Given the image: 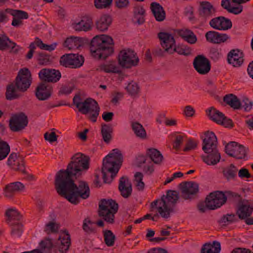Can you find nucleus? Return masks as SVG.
I'll list each match as a JSON object with an SVG mask.
<instances>
[{
    "mask_svg": "<svg viewBox=\"0 0 253 253\" xmlns=\"http://www.w3.org/2000/svg\"><path fill=\"white\" fill-rule=\"evenodd\" d=\"M56 244L58 248V251H55L56 253H65L68 250L71 245V239L67 231L59 237Z\"/></svg>",
    "mask_w": 253,
    "mask_h": 253,
    "instance_id": "25",
    "label": "nucleus"
},
{
    "mask_svg": "<svg viewBox=\"0 0 253 253\" xmlns=\"http://www.w3.org/2000/svg\"><path fill=\"white\" fill-rule=\"evenodd\" d=\"M81 45V39L77 37L72 36L67 38L63 43V46L69 50L78 49Z\"/></svg>",
    "mask_w": 253,
    "mask_h": 253,
    "instance_id": "37",
    "label": "nucleus"
},
{
    "mask_svg": "<svg viewBox=\"0 0 253 253\" xmlns=\"http://www.w3.org/2000/svg\"><path fill=\"white\" fill-rule=\"evenodd\" d=\"M146 154L152 161L157 164H160L163 159V156L159 151L155 148L147 149Z\"/></svg>",
    "mask_w": 253,
    "mask_h": 253,
    "instance_id": "43",
    "label": "nucleus"
},
{
    "mask_svg": "<svg viewBox=\"0 0 253 253\" xmlns=\"http://www.w3.org/2000/svg\"><path fill=\"white\" fill-rule=\"evenodd\" d=\"M28 119L23 112H19L12 115L9 120L8 126L12 132L20 131L27 126Z\"/></svg>",
    "mask_w": 253,
    "mask_h": 253,
    "instance_id": "9",
    "label": "nucleus"
},
{
    "mask_svg": "<svg viewBox=\"0 0 253 253\" xmlns=\"http://www.w3.org/2000/svg\"><path fill=\"white\" fill-rule=\"evenodd\" d=\"M113 39L103 35L94 37L90 42V50L92 55L96 59H105L114 52Z\"/></svg>",
    "mask_w": 253,
    "mask_h": 253,
    "instance_id": "4",
    "label": "nucleus"
},
{
    "mask_svg": "<svg viewBox=\"0 0 253 253\" xmlns=\"http://www.w3.org/2000/svg\"><path fill=\"white\" fill-rule=\"evenodd\" d=\"M217 139L212 131L205 132V137L203 139L202 150L207 155H202L203 161L208 165H215L220 161V154L217 149Z\"/></svg>",
    "mask_w": 253,
    "mask_h": 253,
    "instance_id": "3",
    "label": "nucleus"
},
{
    "mask_svg": "<svg viewBox=\"0 0 253 253\" xmlns=\"http://www.w3.org/2000/svg\"><path fill=\"white\" fill-rule=\"evenodd\" d=\"M179 199L178 193L174 190H169L167 192L166 195H163L161 197V203L163 205H168L170 203L174 206L176 201Z\"/></svg>",
    "mask_w": 253,
    "mask_h": 253,
    "instance_id": "33",
    "label": "nucleus"
},
{
    "mask_svg": "<svg viewBox=\"0 0 253 253\" xmlns=\"http://www.w3.org/2000/svg\"><path fill=\"white\" fill-rule=\"evenodd\" d=\"M112 22V18L110 15H103L96 22V29L101 32H105L108 30Z\"/></svg>",
    "mask_w": 253,
    "mask_h": 253,
    "instance_id": "32",
    "label": "nucleus"
},
{
    "mask_svg": "<svg viewBox=\"0 0 253 253\" xmlns=\"http://www.w3.org/2000/svg\"><path fill=\"white\" fill-rule=\"evenodd\" d=\"M90 158L88 156L77 153L71 158L66 169L57 172L55 179V187L57 193L74 205H77L80 199H86L90 194L87 183L81 181L78 185L75 183L74 178L80 177L83 171L89 167Z\"/></svg>",
    "mask_w": 253,
    "mask_h": 253,
    "instance_id": "1",
    "label": "nucleus"
},
{
    "mask_svg": "<svg viewBox=\"0 0 253 253\" xmlns=\"http://www.w3.org/2000/svg\"><path fill=\"white\" fill-rule=\"evenodd\" d=\"M40 79L48 83H56L61 77V73L59 70L54 69L43 68L39 73Z\"/></svg>",
    "mask_w": 253,
    "mask_h": 253,
    "instance_id": "15",
    "label": "nucleus"
},
{
    "mask_svg": "<svg viewBox=\"0 0 253 253\" xmlns=\"http://www.w3.org/2000/svg\"><path fill=\"white\" fill-rule=\"evenodd\" d=\"M101 132L104 142L109 143L112 139L111 133L113 132L112 126L109 124L102 125Z\"/></svg>",
    "mask_w": 253,
    "mask_h": 253,
    "instance_id": "44",
    "label": "nucleus"
},
{
    "mask_svg": "<svg viewBox=\"0 0 253 253\" xmlns=\"http://www.w3.org/2000/svg\"><path fill=\"white\" fill-rule=\"evenodd\" d=\"M193 65L195 70L201 75L208 74L211 68L210 61L203 55L197 56L194 59Z\"/></svg>",
    "mask_w": 253,
    "mask_h": 253,
    "instance_id": "13",
    "label": "nucleus"
},
{
    "mask_svg": "<svg viewBox=\"0 0 253 253\" xmlns=\"http://www.w3.org/2000/svg\"><path fill=\"white\" fill-rule=\"evenodd\" d=\"M17 87L13 84H11L7 85L5 92L6 98L7 100H11L17 99L20 97L18 93Z\"/></svg>",
    "mask_w": 253,
    "mask_h": 253,
    "instance_id": "46",
    "label": "nucleus"
},
{
    "mask_svg": "<svg viewBox=\"0 0 253 253\" xmlns=\"http://www.w3.org/2000/svg\"><path fill=\"white\" fill-rule=\"evenodd\" d=\"M191 48L187 45L178 44L176 45L175 44L174 46L172 48V51L170 52L169 54H172L174 52H176L179 55L188 56L191 54Z\"/></svg>",
    "mask_w": 253,
    "mask_h": 253,
    "instance_id": "42",
    "label": "nucleus"
},
{
    "mask_svg": "<svg viewBox=\"0 0 253 253\" xmlns=\"http://www.w3.org/2000/svg\"><path fill=\"white\" fill-rule=\"evenodd\" d=\"M74 85L72 83H67L62 84L58 91V95H68L70 94L74 89Z\"/></svg>",
    "mask_w": 253,
    "mask_h": 253,
    "instance_id": "56",
    "label": "nucleus"
},
{
    "mask_svg": "<svg viewBox=\"0 0 253 253\" xmlns=\"http://www.w3.org/2000/svg\"><path fill=\"white\" fill-rule=\"evenodd\" d=\"M161 200V199L154 201L151 203V205L153 207L158 205L157 208L161 216L163 218H168L170 216V213L174 211L173 209L170 206L163 205Z\"/></svg>",
    "mask_w": 253,
    "mask_h": 253,
    "instance_id": "29",
    "label": "nucleus"
},
{
    "mask_svg": "<svg viewBox=\"0 0 253 253\" xmlns=\"http://www.w3.org/2000/svg\"><path fill=\"white\" fill-rule=\"evenodd\" d=\"M52 92V87L47 83H42L37 86L36 95L39 100H45L51 96Z\"/></svg>",
    "mask_w": 253,
    "mask_h": 253,
    "instance_id": "21",
    "label": "nucleus"
},
{
    "mask_svg": "<svg viewBox=\"0 0 253 253\" xmlns=\"http://www.w3.org/2000/svg\"><path fill=\"white\" fill-rule=\"evenodd\" d=\"M239 200L237 210L236 214L239 219L244 220L247 217L251 216L253 211V207L249 204L247 201L242 200L240 196V198L234 197Z\"/></svg>",
    "mask_w": 253,
    "mask_h": 253,
    "instance_id": "14",
    "label": "nucleus"
},
{
    "mask_svg": "<svg viewBox=\"0 0 253 253\" xmlns=\"http://www.w3.org/2000/svg\"><path fill=\"white\" fill-rule=\"evenodd\" d=\"M44 137L46 140L48 141L50 143L55 142L57 140V135L55 132H47L44 134Z\"/></svg>",
    "mask_w": 253,
    "mask_h": 253,
    "instance_id": "62",
    "label": "nucleus"
},
{
    "mask_svg": "<svg viewBox=\"0 0 253 253\" xmlns=\"http://www.w3.org/2000/svg\"><path fill=\"white\" fill-rule=\"evenodd\" d=\"M10 225L11 226V236L15 238H19L23 231L22 224L19 222H16Z\"/></svg>",
    "mask_w": 253,
    "mask_h": 253,
    "instance_id": "51",
    "label": "nucleus"
},
{
    "mask_svg": "<svg viewBox=\"0 0 253 253\" xmlns=\"http://www.w3.org/2000/svg\"><path fill=\"white\" fill-rule=\"evenodd\" d=\"M209 25L214 29L226 31L232 28V22L230 19L220 16L211 19Z\"/></svg>",
    "mask_w": 253,
    "mask_h": 253,
    "instance_id": "16",
    "label": "nucleus"
},
{
    "mask_svg": "<svg viewBox=\"0 0 253 253\" xmlns=\"http://www.w3.org/2000/svg\"><path fill=\"white\" fill-rule=\"evenodd\" d=\"M240 108H244L246 111H250L253 106V103L248 98H244L242 100Z\"/></svg>",
    "mask_w": 253,
    "mask_h": 253,
    "instance_id": "60",
    "label": "nucleus"
},
{
    "mask_svg": "<svg viewBox=\"0 0 253 253\" xmlns=\"http://www.w3.org/2000/svg\"><path fill=\"white\" fill-rule=\"evenodd\" d=\"M10 152V146L4 141H0V161L5 159Z\"/></svg>",
    "mask_w": 253,
    "mask_h": 253,
    "instance_id": "57",
    "label": "nucleus"
},
{
    "mask_svg": "<svg viewBox=\"0 0 253 253\" xmlns=\"http://www.w3.org/2000/svg\"><path fill=\"white\" fill-rule=\"evenodd\" d=\"M227 61L233 67H239L244 61V53L239 49H232L228 53Z\"/></svg>",
    "mask_w": 253,
    "mask_h": 253,
    "instance_id": "20",
    "label": "nucleus"
},
{
    "mask_svg": "<svg viewBox=\"0 0 253 253\" xmlns=\"http://www.w3.org/2000/svg\"><path fill=\"white\" fill-rule=\"evenodd\" d=\"M234 197L240 198V195L230 191H226L225 193L216 191L211 193L206 198L208 200V206L209 207V210H214L224 205L227 198H234Z\"/></svg>",
    "mask_w": 253,
    "mask_h": 253,
    "instance_id": "6",
    "label": "nucleus"
},
{
    "mask_svg": "<svg viewBox=\"0 0 253 253\" xmlns=\"http://www.w3.org/2000/svg\"><path fill=\"white\" fill-rule=\"evenodd\" d=\"M118 210V204L112 199H103L99 203L98 214L99 217L109 224L115 222V214Z\"/></svg>",
    "mask_w": 253,
    "mask_h": 253,
    "instance_id": "5",
    "label": "nucleus"
},
{
    "mask_svg": "<svg viewBox=\"0 0 253 253\" xmlns=\"http://www.w3.org/2000/svg\"><path fill=\"white\" fill-rule=\"evenodd\" d=\"M92 99L91 98H88L84 101L81 95L78 93L75 95L73 101L74 104L76 105L80 112L87 113V109L88 108V105L90 104V102L92 101Z\"/></svg>",
    "mask_w": 253,
    "mask_h": 253,
    "instance_id": "27",
    "label": "nucleus"
},
{
    "mask_svg": "<svg viewBox=\"0 0 253 253\" xmlns=\"http://www.w3.org/2000/svg\"><path fill=\"white\" fill-rule=\"evenodd\" d=\"M115 5L119 9L126 8L129 4L128 0H114Z\"/></svg>",
    "mask_w": 253,
    "mask_h": 253,
    "instance_id": "64",
    "label": "nucleus"
},
{
    "mask_svg": "<svg viewBox=\"0 0 253 253\" xmlns=\"http://www.w3.org/2000/svg\"><path fill=\"white\" fill-rule=\"evenodd\" d=\"M123 162V156L118 149H114L103 160L101 172L105 183H110L118 172Z\"/></svg>",
    "mask_w": 253,
    "mask_h": 253,
    "instance_id": "2",
    "label": "nucleus"
},
{
    "mask_svg": "<svg viewBox=\"0 0 253 253\" xmlns=\"http://www.w3.org/2000/svg\"><path fill=\"white\" fill-rule=\"evenodd\" d=\"M198 145V142L193 139H189L186 144L185 147L184 148V152H187L190 150L195 149Z\"/></svg>",
    "mask_w": 253,
    "mask_h": 253,
    "instance_id": "61",
    "label": "nucleus"
},
{
    "mask_svg": "<svg viewBox=\"0 0 253 253\" xmlns=\"http://www.w3.org/2000/svg\"><path fill=\"white\" fill-rule=\"evenodd\" d=\"M126 89L128 93L132 96H136L140 90V88L138 84L133 81L129 83L126 87Z\"/></svg>",
    "mask_w": 253,
    "mask_h": 253,
    "instance_id": "55",
    "label": "nucleus"
},
{
    "mask_svg": "<svg viewBox=\"0 0 253 253\" xmlns=\"http://www.w3.org/2000/svg\"><path fill=\"white\" fill-rule=\"evenodd\" d=\"M88 108L87 113H82L83 114L86 115L87 119L91 122L95 123L96 122L97 118L99 115L100 112V108L97 102L92 99V101L90 102V104L88 105Z\"/></svg>",
    "mask_w": 253,
    "mask_h": 253,
    "instance_id": "26",
    "label": "nucleus"
},
{
    "mask_svg": "<svg viewBox=\"0 0 253 253\" xmlns=\"http://www.w3.org/2000/svg\"><path fill=\"white\" fill-rule=\"evenodd\" d=\"M198 11L200 18L204 22L209 20L216 12L213 5L207 1L200 2Z\"/></svg>",
    "mask_w": 253,
    "mask_h": 253,
    "instance_id": "17",
    "label": "nucleus"
},
{
    "mask_svg": "<svg viewBox=\"0 0 253 253\" xmlns=\"http://www.w3.org/2000/svg\"><path fill=\"white\" fill-rule=\"evenodd\" d=\"M209 55L212 60L216 61L220 57L221 53L217 48L211 47L210 49Z\"/></svg>",
    "mask_w": 253,
    "mask_h": 253,
    "instance_id": "59",
    "label": "nucleus"
},
{
    "mask_svg": "<svg viewBox=\"0 0 253 253\" xmlns=\"http://www.w3.org/2000/svg\"><path fill=\"white\" fill-rule=\"evenodd\" d=\"M5 12L9 13L14 17H16L19 19H27L29 17L28 14L27 12L21 10H14L12 9L7 8Z\"/></svg>",
    "mask_w": 253,
    "mask_h": 253,
    "instance_id": "52",
    "label": "nucleus"
},
{
    "mask_svg": "<svg viewBox=\"0 0 253 253\" xmlns=\"http://www.w3.org/2000/svg\"><path fill=\"white\" fill-rule=\"evenodd\" d=\"M179 186L182 197L185 200L192 199L199 192V185L195 182H182Z\"/></svg>",
    "mask_w": 253,
    "mask_h": 253,
    "instance_id": "12",
    "label": "nucleus"
},
{
    "mask_svg": "<svg viewBox=\"0 0 253 253\" xmlns=\"http://www.w3.org/2000/svg\"><path fill=\"white\" fill-rule=\"evenodd\" d=\"M225 151L228 155L237 159H245L247 155V149L234 141L228 143L225 146Z\"/></svg>",
    "mask_w": 253,
    "mask_h": 253,
    "instance_id": "11",
    "label": "nucleus"
},
{
    "mask_svg": "<svg viewBox=\"0 0 253 253\" xmlns=\"http://www.w3.org/2000/svg\"><path fill=\"white\" fill-rule=\"evenodd\" d=\"M223 101L234 109H240L241 103L239 99L233 94H228L223 97Z\"/></svg>",
    "mask_w": 253,
    "mask_h": 253,
    "instance_id": "38",
    "label": "nucleus"
},
{
    "mask_svg": "<svg viewBox=\"0 0 253 253\" xmlns=\"http://www.w3.org/2000/svg\"><path fill=\"white\" fill-rule=\"evenodd\" d=\"M207 114L210 118L216 123L220 124L222 123L224 114L220 111L211 107L207 110Z\"/></svg>",
    "mask_w": 253,
    "mask_h": 253,
    "instance_id": "40",
    "label": "nucleus"
},
{
    "mask_svg": "<svg viewBox=\"0 0 253 253\" xmlns=\"http://www.w3.org/2000/svg\"><path fill=\"white\" fill-rule=\"evenodd\" d=\"M118 189L121 196L124 198H127L130 196L132 191V185L126 176H122L120 179Z\"/></svg>",
    "mask_w": 253,
    "mask_h": 253,
    "instance_id": "24",
    "label": "nucleus"
},
{
    "mask_svg": "<svg viewBox=\"0 0 253 253\" xmlns=\"http://www.w3.org/2000/svg\"><path fill=\"white\" fill-rule=\"evenodd\" d=\"M221 250L220 243L214 241L212 244L206 243L201 249V253H219Z\"/></svg>",
    "mask_w": 253,
    "mask_h": 253,
    "instance_id": "36",
    "label": "nucleus"
},
{
    "mask_svg": "<svg viewBox=\"0 0 253 253\" xmlns=\"http://www.w3.org/2000/svg\"><path fill=\"white\" fill-rule=\"evenodd\" d=\"M93 25L92 20L88 16H83L78 22L72 24L73 28L76 31L87 32L91 30Z\"/></svg>",
    "mask_w": 253,
    "mask_h": 253,
    "instance_id": "23",
    "label": "nucleus"
},
{
    "mask_svg": "<svg viewBox=\"0 0 253 253\" xmlns=\"http://www.w3.org/2000/svg\"><path fill=\"white\" fill-rule=\"evenodd\" d=\"M21 47L15 42L11 41L7 36L0 37V49L1 50H8L9 53L17 54Z\"/></svg>",
    "mask_w": 253,
    "mask_h": 253,
    "instance_id": "19",
    "label": "nucleus"
},
{
    "mask_svg": "<svg viewBox=\"0 0 253 253\" xmlns=\"http://www.w3.org/2000/svg\"><path fill=\"white\" fill-rule=\"evenodd\" d=\"M158 37L163 49H165L167 53L169 54L176 43L174 37L167 32H160L158 34Z\"/></svg>",
    "mask_w": 253,
    "mask_h": 253,
    "instance_id": "18",
    "label": "nucleus"
},
{
    "mask_svg": "<svg viewBox=\"0 0 253 253\" xmlns=\"http://www.w3.org/2000/svg\"><path fill=\"white\" fill-rule=\"evenodd\" d=\"M84 61L83 55L79 54H65L62 55L60 59L61 65L72 69H77L81 67L84 64Z\"/></svg>",
    "mask_w": 253,
    "mask_h": 253,
    "instance_id": "8",
    "label": "nucleus"
},
{
    "mask_svg": "<svg viewBox=\"0 0 253 253\" xmlns=\"http://www.w3.org/2000/svg\"><path fill=\"white\" fill-rule=\"evenodd\" d=\"M139 60L136 53L130 49H123L118 55V63L123 68L130 69L136 66Z\"/></svg>",
    "mask_w": 253,
    "mask_h": 253,
    "instance_id": "7",
    "label": "nucleus"
},
{
    "mask_svg": "<svg viewBox=\"0 0 253 253\" xmlns=\"http://www.w3.org/2000/svg\"><path fill=\"white\" fill-rule=\"evenodd\" d=\"M131 126L132 130L137 137L141 139L147 138L146 130L142 125L138 122H132Z\"/></svg>",
    "mask_w": 253,
    "mask_h": 253,
    "instance_id": "41",
    "label": "nucleus"
},
{
    "mask_svg": "<svg viewBox=\"0 0 253 253\" xmlns=\"http://www.w3.org/2000/svg\"><path fill=\"white\" fill-rule=\"evenodd\" d=\"M150 8L154 16L157 21L161 22L166 18V12L163 6L156 2L151 3Z\"/></svg>",
    "mask_w": 253,
    "mask_h": 253,
    "instance_id": "30",
    "label": "nucleus"
},
{
    "mask_svg": "<svg viewBox=\"0 0 253 253\" xmlns=\"http://www.w3.org/2000/svg\"><path fill=\"white\" fill-rule=\"evenodd\" d=\"M177 34L184 41L190 44H194L197 41L196 35L192 31L188 29L179 30Z\"/></svg>",
    "mask_w": 253,
    "mask_h": 253,
    "instance_id": "31",
    "label": "nucleus"
},
{
    "mask_svg": "<svg viewBox=\"0 0 253 253\" xmlns=\"http://www.w3.org/2000/svg\"><path fill=\"white\" fill-rule=\"evenodd\" d=\"M5 214L7 217V223L9 225L16 223L15 221L18 222L22 218V215L15 209H9L5 212Z\"/></svg>",
    "mask_w": 253,
    "mask_h": 253,
    "instance_id": "39",
    "label": "nucleus"
},
{
    "mask_svg": "<svg viewBox=\"0 0 253 253\" xmlns=\"http://www.w3.org/2000/svg\"><path fill=\"white\" fill-rule=\"evenodd\" d=\"M100 70L106 73H119L120 71L115 61H111L100 66Z\"/></svg>",
    "mask_w": 253,
    "mask_h": 253,
    "instance_id": "45",
    "label": "nucleus"
},
{
    "mask_svg": "<svg viewBox=\"0 0 253 253\" xmlns=\"http://www.w3.org/2000/svg\"><path fill=\"white\" fill-rule=\"evenodd\" d=\"M238 221L236 215L234 213L224 214L220 218V223L224 224H229Z\"/></svg>",
    "mask_w": 253,
    "mask_h": 253,
    "instance_id": "58",
    "label": "nucleus"
},
{
    "mask_svg": "<svg viewBox=\"0 0 253 253\" xmlns=\"http://www.w3.org/2000/svg\"><path fill=\"white\" fill-rule=\"evenodd\" d=\"M113 0H94V5L98 9H109L112 6Z\"/></svg>",
    "mask_w": 253,
    "mask_h": 253,
    "instance_id": "54",
    "label": "nucleus"
},
{
    "mask_svg": "<svg viewBox=\"0 0 253 253\" xmlns=\"http://www.w3.org/2000/svg\"><path fill=\"white\" fill-rule=\"evenodd\" d=\"M40 247L41 253H50L53 247L52 243L51 240L45 239L40 243Z\"/></svg>",
    "mask_w": 253,
    "mask_h": 253,
    "instance_id": "53",
    "label": "nucleus"
},
{
    "mask_svg": "<svg viewBox=\"0 0 253 253\" xmlns=\"http://www.w3.org/2000/svg\"><path fill=\"white\" fill-rule=\"evenodd\" d=\"M183 141V136L182 135H176L175 136V140L173 143V148L175 150H178L180 148V145Z\"/></svg>",
    "mask_w": 253,
    "mask_h": 253,
    "instance_id": "63",
    "label": "nucleus"
},
{
    "mask_svg": "<svg viewBox=\"0 0 253 253\" xmlns=\"http://www.w3.org/2000/svg\"><path fill=\"white\" fill-rule=\"evenodd\" d=\"M95 222L91 221L89 218H86L83 221V229L87 234L96 232V228L94 226Z\"/></svg>",
    "mask_w": 253,
    "mask_h": 253,
    "instance_id": "50",
    "label": "nucleus"
},
{
    "mask_svg": "<svg viewBox=\"0 0 253 253\" xmlns=\"http://www.w3.org/2000/svg\"><path fill=\"white\" fill-rule=\"evenodd\" d=\"M14 165H11L10 166L13 169L16 171H19L24 174L26 173L25 162L23 157L19 156L18 159L14 162Z\"/></svg>",
    "mask_w": 253,
    "mask_h": 253,
    "instance_id": "48",
    "label": "nucleus"
},
{
    "mask_svg": "<svg viewBox=\"0 0 253 253\" xmlns=\"http://www.w3.org/2000/svg\"><path fill=\"white\" fill-rule=\"evenodd\" d=\"M35 59L38 64L41 66H47L52 63L51 55L44 51L37 52Z\"/></svg>",
    "mask_w": 253,
    "mask_h": 253,
    "instance_id": "35",
    "label": "nucleus"
},
{
    "mask_svg": "<svg viewBox=\"0 0 253 253\" xmlns=\"http://www.w3.org/2000/svg\"><path fill=\"white\" fill-rule=\"evenodd\" d=\"M24 184L20 182H14L6 185L4 188V196L8 198H12L16 192L23 190Z\"/></svg>",
    "mask_w": 253,
    "mask_h": 253,
    "instance_id": "28",
    "label": "nucleus"
},
{
    "mask_svg": "<svg viewBox=\"0 0 253 253\" xmlns=\"http://www.w3.org/2000/svg\"><path fill=\"white\" fill-rule=\"evenodd\" d=\"M237 168L231 164L228 166L222 168V174L224 178L227 180H233L237 176L238 172Z\"/></svg>",
    "mask_w": 253,
    "mask_h": 253,
    "instance_id": "34",
    "label": "nucleus"
},
{
    "mask_svg": "<svg viewBox=\"0 0 253 253\" xmlns=\"http://www.w3.org/2000/svg\"><path fill=\"white\" fill-rule=\"evenodd\" d=\"M15 86L20 91L24 92L29 88L32 83L31 74L27 68L19 70L15 80Z\"/></svg>",
    "mask_w": 253,
    "mask_h": 253,
    "instance_id": "10",
    "label": "nucleus"
},
{
    "mask_svg": "<svg viewBox=\"0 0 253 253\" xmlns=\"http://www.w3.org/2000/svg\"><path fill=\"white\" fill-rule=\"evenodd\" d=\"M205 37L208 42L217 44L225 42L230 39V37L228 35L220 34L214 31L207 32Z\"/></svg>",
    "mask_w": 253,
    "mask_h": 253,
    "instance_id": "22",
    "label": "nucleus"
},
{
    "mask_svg": "<svg viewBox=\"0 0 253 253\" xmlns=\"http://www.w3.org/2000/svg\"><path fill=\"white\" fill-rule=\"evenodd\" d=\"M60 224L55 219H53L45 225L44 231L47 234H54L58 232Z\"/></svg>",
    "mask_w": 253,
    "mask_h": 253,
    "instance_id": "47",
    "label": "nucleus"
},
{
    "mask_svg": "<svg viewBox=\"0 0 253 253\" xmlns=\"http://www.w3.org/2000/svg\"><path fill=\"white\" fill-rule=\"evenodd\" d=\"M104 242L108 247H112L114 245L116 240L115 235L112 231L105 230L103 231Z\"/></svg>",
    "mask_w": 253,
    "mask_h": 253,
    "instance_id": "49",
    "label": "nucleus"
}]
</instances>
